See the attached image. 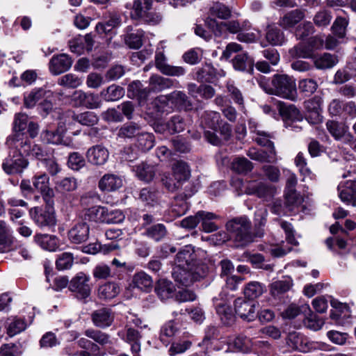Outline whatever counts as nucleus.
I'll use <instances>...</instances> for the list:
<instances>
[{"label":"nucleus","instance_id":"1","mask_svg":"<svg viewBox=\"0 0 356 356\" xmlns=\"http://www.w3.org/2000/svg\"><path fill=\"white\" fill-rule=\"evenodd\" d=\"M8 154L2 163V169L7 175H19L29 167V161L26 156L42 159L46 152L43 147L28 140L22 135L8 136L6 140Z\"/></svg>","mask_w":356,"mask_h":356},{"label":"nucleus","instance_id":"2","mask_svg":"<svg viewBox=\"0 0 356 356\" xmlns=\"http://www.w3.org/2000/svg\"><path fill=\"white\" fill-rule=\"evenodd\" d=\"M259 87L267 94L295 101L297 90L295 79L287 74H275L271 79L261 76L257 79Z\"/></svg>","mask_w":356,"mask_h":356},{"label":"nucleus","instance_id":"3","mask_svg":"<svg viewBox=\"0 0 356 356\" xmlns=\"http://www.w3.org/2000/svg\"><path fill=\"white\" fill-rule=\"evenodd\" d=\"M209 273L207 264L188 266H174L172 275L179 284L189 286L195 282L204 278Z\"/></svg>","mask_w":356,"mask_h":356},{"label":"nucleus","instance_id":"4","mask_svg":"<svg viewBox=\"0 0 356 356\" xmlns=\"http://www.w3.org/2000/svg\"><path fill=\"white\" fill-rule=\"evenodd\" d=\"M227 230L232 234L237 246H245L253 241L251 223L245 216L236 218L226 225Z\"/></svg>","mask_w":356,"mask_h":356},{"label":"nucleus","instance_id":"5","mask_svg":"<svg viewBox=\"0 0 356 356\" xmlns=\"http://www.w3.org/2000/svg\"><path fill=\"white\" fill-rule=\"evenodd\" d=\"M206 252L201 249L195 250L186 245L178 252L175 259V266H188L207 264L204 258Z\"/></svg>","mask_w":356,"mask_h":356},{"label":"nucleus","instance_id":"6","mask_svg":"<svg viewBox=\"0 0 356 356\" xmlns=\"http://www.w3.org/2000/svg\"><path fill=\"white\" fill-rule=\"evenodd\" d=\"M220 122H222L220 115L216 111H204L201 116L202 125L204 128L211 129V131H204V137L209 143L214 145H218L220 143V139L216 134L218 126H219Z\"/></svg>","mask_w":356,"mask_h":356},{"label":"nucleus","instance_id":"7","mask_svg":"<svg viewBox=\"0 0 356 356\" xmlns=\"http://www.w3.org/2000/svg\"><path fill=\"white\" fill-rule=\"evenodd\" d=\"M54 204H47L44 209L35 207L30 209L29 213L34 221L40 228L51 227L56 224Z\"/></svg>","mask_w":356,"mask_h":356},{"label":"nucleus","instance_id":"8","mask_svg":"<svg viewBox=\"0 0 356 356\" xmlns=\"http://www.w3.org/2000/svg\"><path fill=\"white\" fill-rule=\"evenodd\" d=\"M90 277L83 272H79L70 281L68 289L80 300H85L90 296Z\"/></svg>","mask_w":356,"mask_h":356},{"label":"nucleus","instance_id":"9","mask_svg":"<svg viewBox=\"0 0 356 356\" xmlns=\"http://www.w3.org/2000/svg\"><path fill=\"white\" fill-rule=\"evenodd\" d=\"M245 193L256 195L265 201L271 200L276 193V188L262 181H250L247 184Z\"/></svg>","mask_w":356,"mask_h":356},{"label":"nucleus","instance_id":"10","mask_svg":"<svg viewBox=\"0 0 356 356\" xmlns=\"http://www.w3.org/2000/svg\"><path fill=\"white\" fill-rule=\"evenodd\" d=\"M34 189L39 191L46 204H54V192L49 187V177L46 173L36 174L32 177Z\"/></svg>","mask_w":356,"mask_h":356},{"label":"nucleus","instance_id":"11","mask_svg":"<svg viewBox=\"0 0 356 356\" xmlns=\"http://www.w3.org/2000/svg\"><path fill=\"white\" fill-rule=\"evenodd\" d=\"M323 99L319 96H314L304 102L306 110V119L310 124H318L323 120L322 106Z\"/></svg>","mask_w":356,"mask_h":356},{"label":"nucleus","instance_id":"12","mask_svg":"<svg viewBox=\"0 0 356 356\" xmlns=\"http://www.w3.org/2000/svg\"><path fill=\"white\" fill-rule=\"evenodd\" d=\"M154 60L157 70L165 75L181 76L186 73V70L183 67L169 65L167 62L166 56L161 51L156 52Z\"/></svg>","mask_w":356,"mask_h":356},{"label":"nucleus","instance_id":"13","mask_svg":"<svg viewBox=\"0 0 356 356\" xmlns=\"http://www.w3.org/2000/svg\"><path fill=\"white\" fill-rule=\"evenodd\" d=\"M224 76L225 72L223 70H218L211 64L205 63L202 67L196 69L193 79L198 82L213 83Z\"/></svg>","mask_w":356,"mask_h":356},{"label":"nucleus","instance_id":"14","mask_svg":"<svg viewBox=\"0 0 356 356\" xmlns=\"http://www.w3.org/2000/svg\"><path fill=\"white\" fill-rule=\"evenodd\" d=\"M340 200L348 205L356 207V180H346L338 185Z\"/></svg>","mask_w":356,"mask_h":356},{"label":"nucleus","instance_id":"15","mask_svg":"<svg viewBox=\"0 0 356 356\" xmlns=\"http://www.w3.org/2000/svg\"><path fill=\"white\" fill-rule=\"evenodd\" d=\"M249 129L253 134L252 140L259 145L266 147L268 150L275 149L273 142L271 141L273 135L259 128L257 123L250 120L248 122Z\"/></svg>","mask_w":356,"mask_h":356},{"label":"nucleus","instance_id":"16","mask_svg":"<svg viewBox=\"0 0 356 356\" xmlns=\"http://www.w3.org/2000/svg\"><path fill=\"white\" fill-rule=\"evenodd\" d=\"M89 225L83 221L76 222L68 232L69 240L75 244L86 242L89 238Z\"/></svg>","mask_w":356,"mask_h":356},{"label":"nucleus","instance_id":"17","mask_svg":"<svg viewBox=\"0 0 356 356\" xmlns=\"http://www.w3.org/2000/svg\"><path fill=\"white\" fill-rule=\"evenodd\" d=\"M72 65L71 58L65 54H60L51 58L49 67L53 74L58 75L70 70Z\"/></svg>","mask_w":356,"mask_h":356},{"label":"nucleus","instance_id":"18","mask_svg":"<svg viewBox=\"0 0 356 356\" xmlns=\"http://www.w3.org/2000/svg\"><path fill=\"white\" fill-rule=\"evenodd\" d=\"M86 157L89 163L94 165H104L109 157L108 150L101 145H96L90 147L86 152Z\"/></svg>","mask_w":356,"mask_h":356},{"label":"nucleus","instance_id":"19","mask_svg":"<svg viewBox=\"0 0 356 356\" xmlns=\"http://www.w3.org/2000/svg\"><path fill=\"white\" fill-rule=\"evenodd\" d=\"M234 309L236 314L241 318L248 321H252L256 316L254 303L247 301L242 298L236 299L234 302Z\"/></svg>","mask_w":356,"mask_h":356},{"label":"nucleus","instance_id":"20","mask_svg":"<svg viewBox=\"0 0 356 356\" xmlns=\"http://www.w3.org/2000/svg\"><path fill=\"white\" fill-rule=\"evenodd\" d=\"M287 343L292 348L303 353L309 352L314 348L312 342L296 332L289 333Z\"/></svg>","mask_w":356,"mask_h":356},{"label":"nucleus","instance_id":"21","mask_svg":"<svg viewBox=\"0 0 356 356\" xmlns=\"http://www.w3.org/2000/svg\"><path fill=\"white\" fill-rule=\"evenodd\" d=\"M91 317L94 325L101 328L109 327L114 320L111 309L104 307L93 312Z\"/></svg>","mask_w":356,"mask_h":356},{"label":"nucleus","instance_id":"22","mask_svg":"<svg viewBox=\"0 0 356 356\" xmlns=\"http://www.w3.org/2000/svg\"><path fill=\"white\" fill-rule=\"evenodd\" d=\"M122 184L123 181L120 177L108 173L99 179L98 187L103 192H112L121 188Z\"/></svg>","mask_w":356,"mask_h":356},{"label":"nucleus","instance_id":"23","mask_svg":"<svg viewBox=\"0 0 356 356\" xmlns=\"http://www.w3.org/2000/svg\"><path fill=\"white\" fill-rule=\"evenodd\" d=\"M234 70L247 72L252 74L254 72V61L247 53L238 54L232 60Z\"/></svg>","mask_w":356,"mask_h":356},{"label":"nucleus","instance_id":"24","mask_svg":"<svg viewBox=\"0 0 356 356\" xmlns=\"http://www.w3.org/2000/svg\"><path fill=\"white\" fill-rule=\"evenodd\" d=\"M247 23L245 22L241 24L238 21L232 20L227 22H220L216 24L213 33L217 36H222L226 31L231 33H236L245 29Z\"/></svg>","mask_w":356,"mask_h":356},{"label":"nucleus","instance_id":"25","mask_svg":"<svg viewBox=\"0 0 356 356\" xmlns=\"http://www.w3.org/2000/svg\"><path fill=\"white\" fill-rule=\"evenodd\" d=\"M52 96L51 90H47L43 88H35L30 92L25 94L24 97V104L26 108H33L35 105L43 98H50Z\"/></svg>","mask_w":356,"mask_h":356},{"label":"nucleus","instance_id":"26","mask_svg":"<svg viewBox=\"0 0 356 356\" xmlns=\"http://www.w3.org/2000/svg\"><path fill=\"white\" fill-rule=\"evenodd\" d=\"M247 155L252 160L261 163H275L277 161L275 149L264 151L256 147H251L248 150Z\"/></svg>","mask_w":356,"mask_h":356},{"label":"nucleus","instance_id":"27","mask_svg":"<svg viewBox=\"0 0 356 356\" xmlns=\"http://www.w3.org/2000/svg\"><path fill=\"white\" fill-rule=\"evenodd\" d=\"M35 242L42 249L55 252L58 249V238L54 236L47 234H37L34 236Z\"/></svg>","mask_w":356,"mask_h":356},{"label":"nucleus","instance_id":"28","mask_svg":"<svg viewBox=\"0 0 356 356\" xmlns=\"http://www.w3.org/2000/svg\"><path fill=\"white\" fill-rule=\"evenodd\" d=\"M326 127L332 137L337 140L344 141L346 136L350 134L348 132V127L344 123L335 120H328L326 122Z\"/></svg>","mask_w":356,"mask_h":356},{"label":"nucleus","instance_id":"29","mask_svg":"<svg viewBox=\"0 0 356 356\" xmlns=\"http://www.w3.org/2000/svg\"><path fill=\"white\" fill-rule=\"evenodd\" d=\"M216 312L222 322L225 325H229L234 321V315L232 308L222 300L219 302L217 298L213 299Z\"/></svg>","mask_w":356,"mask_h":356},{"label":"nucleus","instance_id":"30","mask_svg":"<svg viewBox=\"0 0 356 356\" xmlns=\"http://www.w3.org/2000/svg\"><path fill=\"white\" fill-rule=\"evenodd\" d=\"M314 64L318 70H327L332 68L338 62V56L330 53H324L321 55L314 56Z\"/></svg>","mask_w":356,"mask_h":356},{"label":"nucleus","instance_id":"31","mask_svg":"<svg viewBox=\"0 0 356 356\" xmlns=\"http://www.w3.org/2000/svg\"><path fill=\"white\" fill-rule=\"evenodd\" d=\"M171 104L174 108L184 110L192 109V103L189 97L182 91L175 90L170 94Z\"/></svg>","mask_w":356,"mask_h":356},{"label":"nucleus","instance_id":"32","mask_svg":"<svg viewBox=\"0 0 356 356\" xmlns=\"http://www.w3.org/2000/svg\"><path fill=\"white\" fill-rule=\"evenodd\" d=\"M13 237L4 221L0 220V252L3 253L12 250Z\"/></svg>","mask_w":356,"mask_h":356},{"label":"nucleus","instance_id":"33","mask_svg":"<svg viewBox=\"0 0 356 356\" xmlns=\"http://www.w3.org/2000/svg\"><path fill=\"white\" fill-rule=\"evenodd\" d=\"M172 175L175 180L182 184L186 181L191 176V170L188 165L182 161L175 163L172 168Z\"/></svg>","mask_w":356,"mask_h":356},{"label":"nucleus","instance_id":"34","mask_svg":"<svg viewBox=\"0 0 356 356\" xmlns=\"http://www.w3.org/2000/svg\"><path fill=\"white\" fill-rule=\"evenodd\" d=\"M68 117L72 118V120L85 126H93L96 124L99 120L97 115L92 111H86L78 114L69 111Z\"/></svg>","mask_w":356,"mask_h":356},{"label":"nucleus","instance_id":"35","mask_svg":"<svg viewBox=\"0 0 356 356\" xmlns=\"http://www.w3.org/2000/svg\"><path fill=\"white\" fill-rule=\"evenodd\" d=\"M305 17V13L300 10H293L285 14L279 21V24L284 29L294 26Z\"/></svg>","mask_w":356,"mask_h":356},{"label":"nucleus","instance_id":"36","mask_svg":"<svg viewBox=\"0 0 356 356\" xmlns=\"http://www.w3.org/2000/svg\"><path fill=\"white\" fill-rule=\"evenodd\" d=\"M28 120V115L25 113L16 114L13 123V133L10 136L22 135L23 137L24 136V138L28 140H31L27 134L24 131L29 123Z\"/></svg>","mask_w":356,"mask_h":356},{"label":"nucleus","instance_id":"37","mask_svg":"<svg viewBox=\"0 0 356 356\" xmlns=\"http://www.w3.org/2000/svg\"><path fill=\"white\" fill-rule=\"evenodd\" d=\"M292 286V280L289 277L273 282L270 286V293L275 298H280L287 292Z\"/></svg>","mask_w":356,"mask_h":356},{"label":"nucleus","instance_id":"38","mask_svg":"<svg viewBox=\"0 0 356 356\" xmlns=\"http://www.w3.org/2000/svg\"><path fill=\"white\" fill-rule=\"evenodd\" d=\"M134 170L140 180L149 182L155 176L156 168L154 165L141 163L134 166Z\"/></svg>","mask_w":356,"mask_h":356},{"label":"nucleus","instance_id":"39","mask_svg":"<svg viewBox=\"0 0 356 356\" xmlns=\"http://www.w3.org/2000/svg\"><path fill=\"white\" fill-rule=\"evenodd\" d=\"M150 93V89L144 88L139 81L131 82L128 86V95L136 97L140 102L145 100Z\"/></svg>","mask_w":356,"mask_h":356},{"label":"nucleus","instance_id":"40","mask_svg":"<svg viewBox=\"0 0 356 356\" xmlns=\"http://www.w3.org/2000/svg\"><path fill=\"white\" fill-rule=\"evenodd\" d=\"M175 288L174 284L166 280H160L155 286V292L161 300L172 297Z\"/></svg>","mask_w":356,"mask_h":356},{"label":"nucleus","instance_id":"41","mask_svg":"<svg viewBox=\"0 0 356 356\" xmlns=\"http://www.w3.org/2000/svg\"><path fill=\"white\" fill-rule=\"evenodd\" d=\"M106 212L107 208L101 206H95L86 210L84 219L95 222L105 223Z\"/></svg>","mask_w":356,"mask_h":356},{"label":"nucleus","instance_id":"42","mask_svg":"<svg viewBox=\"0 0 356 356\" xmlns=\"http://www.w3.org/2000/svg\"><path fill=\"white\" fill-rule=\"evenodd\" d=\"M149 86L151 91L159 92L170 88L172 86V80L163 77L158 74L151 76L149 80Z\"/></svg>","mask_w":356,"mask_h":356},{"label":"nucleus","instance_id":"43","mask_svg":"<svg viewBox=\"0 0 356 356\" xmlns=\"http://www.w3.org/2000/svg\"><path fill=\"white\" fill-rule=\"evenodd\" d=\"M124 95V90L117 85L113 84L106 89L101 91V97L107 102L117 101L122 98Z\"/></svg>","mask_w":356,"mask_h":356},{"label":"nucleus","instance_id":"44","mask_svg":"<svg viewBox=\"0 0 356 356\" xmlns=\"http://www.w3.org/2000/svg\"><path fill=\"white\" fill-rule=\"evenodd\" d=\"M120 289L115 282H107L98 289V296L102 299H112L118 296Z\"/></svg>","mask_w":356,"mask_h":356},{"label":"nucleus","instance_id":"45","mask_svg":"<svg viewBox=\"0 0 356 356\" xmlns=\"http://www.w3.org/2000/svg\"><path fill=\"white\" fill-rule=\"evenodd\" d=\"M121 19L117 14H110L108 19L105 22H99L96 25V31L99 33H106L110 32L113 29L120 24Z\"/></svg>","mask_w":356,"mask_h":356},{"label":"nucleus","instance_id":"46","mask_svg":"<svg viewBox=\"0 0 356 356\" xmlns=\"http://www.w3.org/2000/svg\"><path fill=\"white\" fill-rule=\"evenodd\" d=\"M295 164L299 168L300 175L303 177L302 181H305L307 179L311 180L314 179L316 176L307 166V160L302 152H299L295 158Z\"/></svg>","mask_w":356,"mask_h":356},{"label":"nucleus","instance_id":"47","mask_svg":"<svg viewBox=\"0 0 356 356\" xmlns=\"http://www.w3.org/2000/svg\"><path fill=\"white\" fill-rule=\"evenodd\" d=\"M159 193L153 188H144L140 191L138 199L147 205L153 206L159 200Z\"/></svg>","mask_w":356,"mask_h":356},{"label":"nucleus","instance_id":"48","mask_svg":"<svg viewBox=\"0 0 356 356\" xmlns=\"http://www.w3.org/2000/svg\"><path fill=\"white\" fill-rule=\"evenodd\" d=\"M152 0L134 1L133 8L136 16L140 18H145L146 20H151L148 19V11L152 8Z\"/></svg>","mask_w":356,"mask_h":356},{"label":"nucleus","instance_id":"49","mask_svg":"<svg viewBox=\"0 0 356 356\" xmlns=\"http://www.w3.org/2000/svg\"><path fill=\"white\" fill-rule=\"evenodd\" d=\"M265 286L259 282H250L245 286L243 292L249 299H255L261 296L265 291Z\"/></svg>","mask_w":356,"mask_h":356},{"label":"nucleus","instance_id":"50","mask_svg":"<svg viewBox=\"0 0 356 356\" xmlns=\"http://www.w3.org/2000/svg\"><path fill=\"white\" fill-rule=\"evenodd\" d=\"M232 11L230 8L220 2H215L209 8V15L222 19L230 17Z\"/></svg>","mask_w":356,"mask_h":356},{"label":"nucleus","instance_id":"51","mask_svg":"<svg viewBox=\"0 0 356 356\" xmlns=\"http://www.w3.org/2000/svg\"><path fill=\"white\" fill-rule=\"evenodd\" d=\"M141 127L139 124L134 122L125 123L119 130L118 136L120 138H137L141 134Z\"/></svg>","mask_w":356,"mask_h":356},{"label":"nucleus","instance_id":"52","mask_svg":"<svg viewBox=\"0 0 356 356\" xmlns=\"http://www.w3.org/2000/svg\"><path fill=\"white\" fill-rule=\"evenodd\" d=\"M290 56L293 58H313L314 55L312 49H310L309 44L299 43L293 47L289 51Z\"/></svg>","mask_w":356,"mask_h":356},{"label":"nucleus","instance_id":"53","mask_svg":"<svg viewBox=\"0 0 356 356\" xmlns=\"http://www.w3.org/2000/svg\"><path fill=\"white\" fill-rule=\"evenodd\" d=\"M26 327V323L22 318L14 317L9 319L7 323V334L13 337L24 331Z\"/></svg>","mask_w":356,"mask_h":356},{"label":"nucleus","instance_id":"54","mask_svg":"<svg viewBox=\"0 0 356 356\" xmlns=\"http://www.w3.org/2000/svg\"><path fill=\"white\" fill-rule=\"evenodd\" d=\"M133 283L137 288L142 290H147L152 288L153 280L149 275L141 271L134 275Z\"/></svg>","mask_w":356,"mask_h":356},{"label":"nucleus","instance_id":"55","mask_svg":"<svg viewBox=\"0 0 356 356\" xmlns=\"http://www.w3.org/2000/svg\"><path fill=\"white\" fill-rule=\"evenodd\" d=\"M82 83L81 78L72 73L65 74L58 79V85L68 88H76L80 86Z\"/></svg>","mask_w":356,"mask_h":356},{"label":"nucleus","instance_id":"56","mask_svg":"<svg viewBox=\"0 0 356 356\" xmlns=\"http://www.w3.org/2000/svg\"><path fill=\"white\" fill-rule=\"evenodd\" d=\"M232 168L239 174H246L252 170L253 164L246 158L238 157L233 161Z\"/></svg>","mask_w":356,"mask_h":356},{"label":"nucleus","instance_id":"57","mask_svg":"<svg viewBox=\"0 0 356 356\" xmlns=\"http://www.w3.org/2000/svg\"><path fill=\"white\" fill-rule=\"evenodd\" d=\"M137 146L143 152L151 149L154 145V135L147 132H141L137 138Z\"/></svg>","mask_w":356,"mask_h":356},{"label":"nucleus","instance_id":"58","mask_svg":"<svg viewBox=\"0 0 356 356\" xmlns=\"http://www.w3.org/2000/svg\"><path fill=\"white\" fill-rule=\"evenodd\" d=\"M266 38L273 45H282L284 42L283 33L275 26H268Z\"/></svg>","mask_w":356,"mask_h":356},{"label":"nucleus","instance_id":"59","mask_svg":"<svg viewBox=\"0 0 356 356\" xmlns=\"http://www.w3.org/2000/svg\"><path fill=\"white\" fill-rule=\"evenodd\" d=\"M153 104L159 113H170L173 109L170 94L159 96L154 99Z\"/></svg>","mask_w":356,"mask_h":356},{"label":"nucleus","instance_id":"60","mask_svg":"<svg viewBox=\"0 0 356 356\" xmlns=\"http://www.w3.org/2000/svg\"><path fill=\"white\" fill-rule=\"evenodd\" d=\"M85 335L102 346L110 344L111 343L110 336L100 330L88 329L86 330Z\"/></svg>","mask_w":356,"mask_h":356},{"label":"nucleus","instance_id":"61","mask_svg":"<svg viewBox=\"0 0 356 356\" xmlns=\"http://www.w3.org/2000/svg\"><path fill=\"white\" fill-rule=\"evenodd\" d=\"M217 218L218 216L216 214L203 211V214L200 220V222H202V230L205 232L216 231L218 229V226L212 222L211 220Z\"/></svg>","mask_w":356,"mask_h":356},{"label":"nucleus","instance_id":"62","mask_svg":"<svg viewBox=\"0 0 356 356\" xmlns=\"http://www.w3.org/2000/svg\"><path fill=\"white\" fill-rule=\"evenodd\" d=\"M176 332L177 328L173 321L166 323L161 329L160 340L165 346H168L170 339L175 335Z\"/></svg>","mask_w":356,"mask_h":356},{"label":"nucleus","instance_id":"63","mask_svg":"<svg viewBox=\"0 0 356 356\" xmlns=\"http://www.w3.org/2000/svg\"><path fill=\"white\" fill-rule=\"evenodd\" d=\"M188 208V204L186 200L177 197L170 209V212L173 217H179L184 215Z\"/></svg>","mask_w":356,"mask_h":356},{"label":"nucleus","instance_id":"64","mask_svg":"<svg viewBox=\"0 0 356 356\" xmlns=\"http://www.w3.org/2000/svg\"><path fill=\"white\" fill-rule=\"evenodd\" d=\"M74 263V256L70 252H63L58 256L56 261V268L59 270L70 269Z\"/></svg>","mask_w":356,"mask_h":356}]
</instances>
